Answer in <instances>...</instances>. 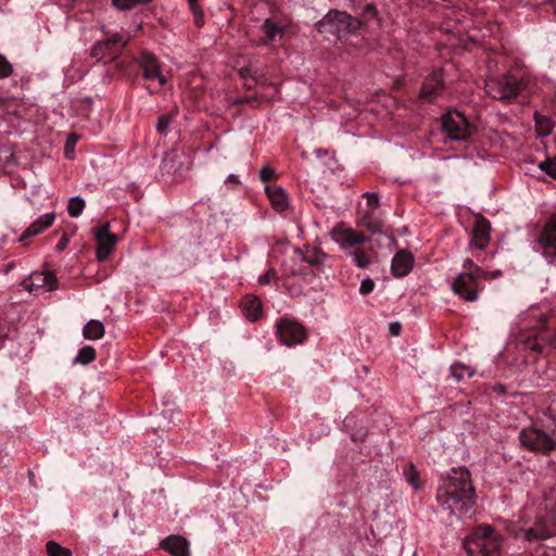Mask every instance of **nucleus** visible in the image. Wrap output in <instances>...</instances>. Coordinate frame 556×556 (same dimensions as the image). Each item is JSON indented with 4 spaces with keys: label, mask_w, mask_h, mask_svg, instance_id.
<instances>
[{
    "label": "nucleus",
    "mask_w": 556,
    "mask_h": 556,
    "mask_svg": "<svg viewBox=\"0 0 556 556\" xmlns=\"http://www.w3.org/2000/svg\"><path fill=\"white\" fill-rule=\"evenodd\" d=\"M442 509L458 517L470 516L476 504L471 475L465 467L452 468L435 494Z\"/></svg>",
    "instance_id": "1"
},
{
    "label": "nucleus",
    "mask_w": 556,
    "mask_h": 556,
    "mask_svg": "<svg viewBox=\"0 0 556 556\" xmlns=\"http://www.w3.org/2000/svg\"><path fill=\"white\" fill-rule=\"evenodd\" d=\"M504 536L494 528L482 525L464 542L468 556H503Z\"/></svg>",
    "instance_id": "2"
},
{
    "label": "nucleus",
    "mask_w": 556,
    "mask_h": 556,
    "mask_svg": "<svg viewBox=\"0 0 556 556\" xmlns=\"http://www.w3.org/2000/svg\"><path fill=\"white\" fill-rule=\"evenodd\" d=\"M531 78L520 72L507 73L485 81V92L495 100L505 101L516 98L528 90Z\"/></svg>",
    "instance_id": "3"
},
{
    "label": "nucleus",
    "mask_w": 556,
    "mask_h": 556,
    "mask_svg": "<svg viewBox=\"0 0 556 556\" xmlns=\"http://www.w3.org/2000/svg\"><path fill=\"white\" fill-rule=\"evenodd\" d=\"M363 23L346 12L332 10L321 21L318 22L319 33H331L338 39L342 40L350 34H355Z\"/></svg>",
    "instance_id": "4"
},
{
    "label": "nucleus",
    "mask_w": 556,
    "mask_h": 556,
    "mask_svg": "<svg viewBox=\"0 0 556 556\" xmlns=\"http://www.w3.org/2000/svg\"><path fill=\"white\" fill-rule=\"evenodd\" d=\"M518 439L523 448L543 456H548L556 451V435L536 426L522 428Z\"/></svg>",
    "instance_id": "5"
},
{
    "label": "nucleus",
    "mask_w": 556,
    "mask_h": 556,
    "mask_svg": "<svg viewBox=\"0 0 556 556\" xmlns=\"http://www.w3.org/2000/svg\"><path fill=\"white\" fill-rule=\"evenodd\" d=\"M441 127L446 137L452 141H467L475 126L459 111H447L441 116Z\"/></svg>",
    "instance_id": "6"
},
{
    "label": "nucleus",
    "mask_w": 556,
    "mask_h": 556,
    "mask_svg": "<svg viewBox=\"0 0 556 556\" xmlns=\"http://www.w3.org/2000/svg\"><path fill=\"white\" fill-rule=\"evenodd\" d=\"M128 41L129 36L126 34H112L104 40L96 42L91 48L90 55L97 61L110 63L121 54Z\"/></svg>",
    "instance_id": "7"
},
{
    "label": "nucleus",
    "mask_w": 556,
    "mask_h": 556,
    "mask_svg": "<svg viewBox=\"0 0 556 556\" xmlns=\"http://www.w3.org/2000/svg\"><path fill=\"white\" fill-rule=\"evenodd\" d=\"M276 334L279 341L289 348L302 344L307 339L306 328L299 321L288 317H281L276 323Z\"/></svg>",
    "instance_id": "8"
},
{
    "label": "nucleus",
    "mask_w": 556,
    "mask_h": 556,
    "mask_svg": "<svg viewBox=\"0 0 556 556\" xmlns=\"http://www.w3.org/2000/svg\"><path fill=\"white\" fill-rule=\"evenodd\" d=\"M134 63L138 66L141 72V76L147 81H156L159 89L163 88L167 79L162 72V66L156 58L151 52L141 51L135 59Z\"/></svg>",
    "instance_id": "9"
},
{
    "label": "nucleus",
    "mask_w": 556,
    "mask_h": 556,
    "mask_svg": "<svg viewBox=\"0 0 556 556\" xmlns=\"http://www.w3.org/2000/svg\"><path fill=\"white\" fill-rule=\"evenodd\" d=\"M482 278L469 274H459L452 282V291L466 302H476L483 289Z\"/></svg>",
    "instance_id": "10"
},
{
    "label": "nucleus",
    "mask_w": 556,
    "mask_h": 556,
    "mask_svg": "<svg viewBox=\"0 0 556 556\" xmlns=\"http://www.w3.org/2000/svg\"><path fill=\"white\" fill-rule=\"evenodd\" d=\"M554 535H556V522L545 513L536 516L533 525L522 530V538L529 543L545 541Z\"/></svg>",
    "instance_id": "11"
},
{
    "label": "nucleus",
    "mask_w": 556,
    "mask_h": 556,
    "mask_svg": "<svg viewBox=\"0 0 556 556\" xmlns=\"http://www.w3.org/2000/svg\"><path fill=\"white\" fill-rule=\"evenodd\" d=\"M445 89L443 70H434L426 77L419 92V99L424 102L432 103L444 96Z\"/></svg>",
    "instance_id": "12"
},
{
    "label": "nucleus",
    "mask_w": 556,
    "mask_h": 556,
    "mask_svg": "<svg viewBox=\"0 0 556 556\" xmlns=\"http://www.w3.org/2000/svg\"><path fill=\"white\" fill-rule=\"evenodd\" d=\"M330 236L342 250H350L368 241V238L365 235L348 227L344 223H338L332 228Z\"/></svg>",
    "instance_id": "13"
},
{
    "label": "nucleus",
    "mask_w": 556,
    "mask_h": 556,
    "mask_svg": "<svg viewBox=\"0 0 556 556\" xmlns=\"http://www.w3.org/2000/svg\"><path fill=\"white\" fill-rule=\"evenodd\" d=\"M526 345L538 353H543L546 348L556 350V329H552L546 326L545 321H541L540 330L528 336Z\"/></svg>",
    "instance_id": "14"
},
{
    "label": "nucleus",
    "mask_w": 556,
    "mask_h": 556,
    "mask_svg": "<svg viewBox=\"0 0 556 556\" xmlns=\"http://www.w3.org/2000/svg\"><path fill=\"white\" fill-rule=\"evenodd\" d=\"M97 242V258L105 261L117 243V236L110 231V224L98 227L94 231Z\"/></svg>",
    "instance_id": "15"
},
{
    "label": "nucleus",
    "mask_w": 556,
    "mask_h": 556,
    "mask_svg": "<svg viewBox=\"0 0 556 556\" xmlns=\"http://www.w3.org/2000/svg\"><path fill=\"white\" fill-rule=\"evenodd\" d=\"M286 27L287 25L278 18H266L261 26L263 33L261 45L276 48L285 36Z\"/></svg>",
    "instance_id": "16"
},
{
    "label": "nucleus",
    "mask_w": 556,
    "mask_h": 556,
    "mask_svg": "<svg viewBox=\"0 0 556 556\" xmlns=\"http://www.w3.org/2000/svg\"><path fill=\"white\" fill-rule=\"evenodd\" d=\"M536 242L543 255H556V212L545 223Z\"/></svg>",
    "instance_id": "17"
},
{
    "label": "nucleus",
    "mask_w": 556,
    "mask_h": 556,
    "mask_svg": "<svg viewBox=\"0 0 556 556\" xmlns=\"http://www.w3.org/2000/svg\"><path fill=\"white\" fill-rule=\"evenodd\" d=\"M469 249L484 250L491 240V224L483 217L476 218L470 232Z\"/></svg>",
    "instance_id": "18"
},
{
    "label": "nucleus",
    "mask_w": 556,
    "mask_h": 556,
    "mask_svg": "<svg viewBox=\"0 0 556 556\" xmlns=\"http://www.w3.org/2000/svg\"><path fill=\"white\" fill-rule=\"evenodd\" d=\"M24 287L29 291H36L38 289L45 288L49 291L55 290L58 288V279L51 273H33L25 281Z\"/></svg>",
    "instance_id": "19"
},
{
    "label": "nucleus",
    "mask_w": 556,
    "mask_h": 556,
    "mask_svg": "<svg viewBox=\"0 0 556 556\" xmlns=\"http://www.w3.org/2000/svg\"><path fill=\"white\" fill-rule=\"evenodd\" d=\"M414 266V256L406 250L399 251L392 258V275L402 278L409 274Z\"/></svg>",
    "instance_id": "20"
},
{
    "label": "nucleus",
    "mask_w": 556,
    "mask_h": 556,
    "mask_svg": "<svg viewBox=\"0 0 556 556\" xmlns=\"http://www.w3.org/2000/svg\"><path fill=\"white\" fill-rule=\"evenodd\" d=\"M54 213H46L41 215L22 233L20 242L26 244L28 239L38 236L48 229L54 223Z\"/></svg>",
    "instance_id": "21"
},
{
    "label": "nucleus",
    "mask_w": 556,
    "mask_h": 556,
    "mask_svg": "<svg viewBox=\"0 0 556 556\" xmlns=\"http://www.w3.org/2000/svg\"><path fill=\"white\" fill-rule=\"evenodd\" d=\"M160 546L172 556H190L189 542L181 535H169L161 541Z\"/></svg>",
    "instance_id": "22"
},
{
    "label": "nucleus",
    "mask_w": 556,
    "mask_h": 556,
    "mask_svg": "<svg viewBox=\"0 0 556 556\" xmlns=\"http://www.w3.org/2000/svg\"><path fill=\"white\" fill-rule=\"evenodd\" d=\"M266 195L277 212H285L289 206L288 194L285 189L277 185H268L265 188Z\"/></svg>",
    "instance_id": "23"
},
{
    "label": "nucleus",
    "mask_w": 556,
    "mask_h": 556,
    "mask_svg": "<svg viewBox=\"0 0 556 556\" xmlns=\"http://www.w3.org/2000/svg\"><path fill=\"white\" fill-rule=\"evenodd\" d=\"M294 260L305 263L307 266H316L324 262L326 254L317 248H306L305 250L294 249Z\"/></svg>",
    "instance_id": "24"
},
{
    "label": "nucleus",
    "mask_w": 556,
    "mask_h": 556,
    "mask_svg": "<svg viewBox=\"0 0 556 556\" xmlns=\"http://www.w3.org/2000/svg\"><path fill=\"white\" fill-rule=\"evenodd\" d=\"M241 308L247 319L255 321L262 316L261 300L252 294H248L242 299Z\"/></svg>",
    "instance_id": "25"
},
{
    "label": "nucleus",
    "mask_w": 556,
    "mask_h": 556,
    "mask_svg": "<svg viewBox=\"0 0 556 556\" xmlns=\"http://www.w3.org/2000/svg\"><path fill=\"white\" fill-rule=\"evenodd\" d=\"M357 225L359 227L366 228L371 233L381 232L383 227L382 220L371 211L365 212L364 215L358 219Z\"/></svg>",
    "instance_id": "26"
},
{
    "label": "nucleus",
    "mask_w": 556,
    "mask_h": 556,
    "mask_svg": "<svg viewBox=\"0 0 556 556\" xmlns=\"http://www.w3.org/2000/svg\"><path fill=\"white\" fill-rule=\"evenodd\" d=\"M83 336L87 340H98L104 336V326L100 320H89L83 329Z\"/></svg>",
    "instance_id": "27"
},
{
    "label": "nucleus",
    "mask_w": 556,
    "mask_h": 556,
    "mask_svg": "<svg viewBox=\"0 0 556 556\" xmlns=\"http://www.w3.org/2000/svg\"><path fill=\"white\" fill-rule=\"evenodd\" d=\"M403 476L405 477L407 483L412 485L415 490H419L422 488L424 483L414 464L409 463L403 468Z\"/></svg>",
    "instance_id": "28"
},
{
    "label": "nucleus",
    "mask_w": 556,
    "mask_h": 556,
    "mask_svg": "<svg viewBox=\"0 0 556 556\" xmlns=\"http://www.w3.org/2000/svg\"><path fill=\"white\" fill-rule=\"evenodd\" d=\"M96 350L91 345H85L78 351L74 364L88 365L96 359Z\"/></svg>",
    "instance_id": "29"
},
{
    "label": "nucleus",
    "mask_w": 556,
    "mask_h": 556,
    "mask_svg": "<svg viewBox=\"0 0 556 556\" xmlns=\"http://www.w3.org/2000/svg\"><path fill=\"white\" fill-rule=\"evenodd\" d=\"M545 514L556 522V488L549 490L544 498Z\"/></svg>",
    "instance_id": "30"
},
{
    "label": "nucleus",
    "mask_w": 556,
    "mask_h": 556,
    "mask_svg": "<svg viewBox=\"0 0 556 556\" xmlns=\"http://www.w3.org/2000/svg\"><path fill=\"white\" fill-rule=\"evenodd\" d=\"M349 256L358 268H366L371 263L370 256L363 249L349 252Z\"/></svg>",
    "instance_id": "31"
},
{
    "label": "nucleus",
    "mask_w": 556,
    "mask_h": 556,
    "mask_svg": "<svg viewBox=\"0 0 556 556\" xmlns=\"http://www.w3.org/2000/svg\"><path fill=\"white\" fill-rule=\"evenodd\" d=\"M464 271L462 274H469L476 278H482L486 276V270L478 266L471 258H466L463 263Z\"/></svg>",
    "instance_id": "32"
},
{
    "label": "nucleus",
    "mask_w": 556,
    "mask_h": 556,
    "mask_svg": "<svg viewBox=\"0 0 556 556\" xmlns=\"http://www.w3.org/2000/svg\"><path fill=\"white\" fill-rule=\"evenodd\" d=\"M85 208V201L80 197H73L67 204V212L72 217H78Z\"/></svg>",
    "instance_id": "33"
},
{
    "label": "nucleus",
    "mask_w": 556,
    "mask_h": 556,
    "mask_svg": "<svg viewBox=\"0 0 556 556\" xmlns=\"http://www.w3.org/2000/svg\"><path fill=\"white\" fill-rule=\"evenodd\" d=\"M452 376L457 380H462L465 376L472 377L475 375V370L463 364H453L450 368Z\"/></svg>",
    "instance_id": "34"
},
{
    "label": "nucleus",
    "mask_w": 556,
    "mask_h": 556,
    "mask_svg": "<svg viewBox=\"0 0 556 556\" xmlns=\"http://www.w3.org/2000/svg\"><path fill=\"white\" fill-rule=\"evenodd\" d=\"M46 551L49 556H72V552L68 548L61 546L54 541H49L46 544Z\"/></svg>",
    "instance_id": "35"
},
{
    "label": "nucleus",
    "mask_w": 556,
    "mask_h": 556,
    "mask_svg": "<svg viewBox=\"0 0 556 556\" xmlns=\"http://www.w3.org/2000/svg\"><path fill=\"white\" fill-rule=\"evenodd\" d=\"M112 2L116 9H118L121 11H125V10L134 9L140 4L149 3V2H151V0H112Z\"/></svg>",
    "instance_id": "36"
},
{
    "label": "nucleus",
    "mask_w": 556,
    "mask_h": 556,
    "mask_svg": "<svg viewBox=\"0 0 556 556\" xmlns=\"http://www.w3.org/2000/svg\"><path fill=\"white\" fill-rule=\"evenodd\" d=\"M539 168L546 173L548 176L556 179V156L554 159H547L539 164Z\"/></svg>",
    "instance_id": "37"
},
{
    "label": "nucleus",
    "mask_w": 556,
    "mask_h": 556,
    "mask_svg": "<svg viewBox=\"0 0 556 556\" xmlns=\"http://www.w3.org/2000/svg\"><path fill=\"white\" fill-rule=\"evenodd\" d=\"M13 73V65L9 62V60L0 54V79L8 78Z\"/></svg>",
    "instance_id": "38"
},
{
    "label": "nucleus",
    "mask_w": 556,
    "mask_h": 556,
    "mask_svg": "<svg viewBox=\"0 0 556 556\" xmlns=\"http://www.w3.org/2000/svg\"><path fill=\"white\" fill-rule=\"evenodd\" d=\"M363 197L367 200V206L369 207L368 211L374 212L379 206V197L377 193L365 192Z\"/></svg>",
    "instance_id": "39"
},
{
    "label": "nucleus",
    "mask_w": 556,
    "mask_h": 556,
    "mask_svg": "<svg viewBox=\"0 0 556 556\" xmlns=\"http://www.w3.org/2000/svg\"><path fill=\"white\" fill-rule=\"evenodd\" d=\"M188 2H189L191 11L194 14L195 23H197L198 26H200L201 25L200 22L203 18V14H202V11L198 7L199 0H188Z\"/></svg>",
    "instance_id": "40"
},
{
    "label": "nucleus",
    "mask_w": 556,
    "mask_h": 556,
    "mask_svg": "<svg viewBox=\"0 0 556 556\" xmlns=\"http://www.w3.org/2000/svg\"><path fill=\"white\" fill-rule=\"evenodd\" d=\"M375 288V282L370 278L363 279L359 286L361 294H369Z\"/></svg>",
    "instance_id": "41"
},
{
    "label": "nucleus",
    "mask_w": 556,
    "mask_h": 556,
    "mask_svg": "<svg viewBox=\"0 0 556 556\" xmlns=\"http://www.w3.org/2000/svg\"><path fill=\"white\" fill-rule=\"evenodd\" d=\"M260 177L263 182H267L275 178V170L269 166H265L260 172Z\"/></svg>",
    "instance_id": "42"
},
{
    "label": "nucleus",
    "mask_w": 556,
    "mask_h": 556,
    "mask_svg": "<svg viewBox=\"0 0 556 556\" xmlns=\"http://www.w3.org/2000/svg\"><path fill=\"white\" fill-rule=\"evenodd\" d=\"M277 276L275 269H268L264 275L258 277V283L262 286L268 285L273 278Z\"/></svg>",
    "instance_id": "43"
},
{
    "label": "nucleus",
    "mask_w": 556,
    "mask_h": 556,
    "mask_svg": "<svg viewBox=\"0 0 556 556\" xmlns=\"http://www.w3.org/2000/svg\"><path fill=\"white\" fill-rule=\"evenodd\" d=\"M169 125V117L166 115H161L157 119L156 129L160 132H165Z\"/></svg>",
    "instance_id": "44"
},
{
    "label": "nucleus",
    "mask_w": 556,
    "mask_h": 556,
    "mask_svg": "<svg viewBox=\"0 0 556 556\" xmlns=\"http://www.w3.org/2000/svg\"><path fill=\"white\" fill-rule=\"evenodd\" d=\"M401 329H402V326H401V324H400V323H396V321H395V323H391V324L389 325V331H390V333H391L392 336H395V337H396V336H400V333H401Z\"/></svg>",
    "instance_id": "45"
},
{
    "label": "nucleus",
    "mask_w": 556,
    "mask_h": 556,
    "mask_svg": "<svg viewBox=\"0 0 556 556\" xmlns=\"http://www.w3.org/2000/svg\"><path fill=\"white\" fill-rule=\"evenodd\" d=\"M67 243H68L67 237L65 235L62 236V238L60 239V241L56 244V250L58 251L64 250L66 248Z\"/></svg>",
    "instance_id": "46"
},
{
    "label": "nucleus",
    "mask_w": 556,
    "mask_h": 556,
    "mask_svg": "<svg viewBox=\"0 0 556 556\" xmlns=\"http://www.w3.org/2000/svg\"><path fill=\"white\" fill-rule=\"evenodd\" d=\"M486 276H483L482 277V280H489V279H494V278H497L502 275V271L501 270H494V271H486Z\"/></svg>",
    "instance_id": "47"
},
{
    "label": "nucleus",
    "mask_w": 556,
    "mask_h": 556,
    "mask_svg": "<svg viewBox=\"0 0 556 556\" xmlns=\"http://www.w3.org/2000/svg\"><path fill=\"white\" fill-rule=\"evenodd\" d=\"M473 0H460V3H455L454 5L459 8V9H462L464 7L466 10H471L470 3Z\"/></svg>",
    "instance_id": "48"
},
{
    "label": "nucleus",
    "mask_w": 556,
    "mask_h": 556,
    "mask_svg": "<svg viewBox=\"0 0 556 556\" xmlns=\"http://www.w3.org/2000/svg\"><path fill=\"white\" fill-rule=\"evenodd\" d=\"M305 269H306V268H302V267H300L299 269H292V270H291V274H292V275H302V274H304V273H305Z\"/></svg>",
    "instance_id": "49"
},
{
    "label": "nucleus",
    "mask_w": 556,
    "mask_h": 556,
    "mask_svg": "<svg viewBox=\"0 0 556 556\" xmlns=\"http://www.w3.org/2000/svg\"><path fill=\"white\" fill-rule=\"evenodd\" d=\"M226 182H238V178L235 175H229L226 179Z\"/></svg>",
    "instance_id": "50"
},
{
    "label": "nucleus",
    "mask_w": 556,
    "mask_h": 556,
    "mask_svg": "<svg viewBox=\"0 0 556 556\" xmlns=\"http://www.w3.org/2000/svg\"><path fill=\"white\" fill-rule=\"evenodd\" d=\"M366 10H367V11H374L375 9H374V7H372V5H367Z\"/></svg>",
    "instance_id": "51"
},
{
    "label": "nucleus",
    "mask_w": 556,
    "mask_h": 556,
    "mask_svg": "<svg viewBox=\"0 0 556 556\" xmlns=\"http://www.w3.org/2000/svg\"><path fill=\"white\" fill-rule=\"evenodd\" d=\"M71 137H72V141H74V142H75V141H76V139H77V136L72 135Z\"/></svg>",
    "instance_id": "52"
},
{
    "label": "nucleus",
    "mask_w": 556,
    "mask_h": 556,
    "mask_svg": "<svg viewBox=\"0 0 556 556\" xmlns=\"http://www.w3.org/2000/svg\"><path fill=\"white\" fill-rule=\"evenodd\" d=\"M148 90H149V92H150V93H154V92H156V90H152V89H150V88H149Z\"/></svg>",
    "instance_id": "53"
},
{
    "label": "nucleus",
    "mask_w": 556,
    "mask_h": 556,
    "mask_svg": "<svg viewBox=\"0 0 556 556\" xmlns=\"http://www.w3.org/2000/svg\"><path fill=\"white\" fill-rule=\"evenodd\" d=\"M241 102H250V99L249 98H245L244 100H242Z\"/></svg>",
    "instance_id": "54"
}]
</instances>
